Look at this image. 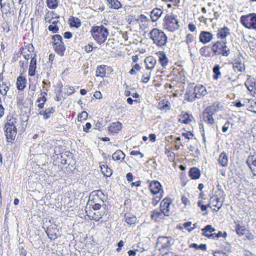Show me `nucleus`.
<instances>
[{"mask_svg": "<svg viewBox=\"0 0 256 256\" xmlns=\"http://www.w3.org/2000/svg\"><path fill=\"white\" fill-rule=\"evenodd\" d=\"M50 31L52 32L53 33H57L58 31V28L56 25L50 24L48 27Z\"/></svg>", "mask_w": 256, "mask_h": 256, "instance_id": "46", "label": "nucleus"}, {"mask_svg": "<svg viewBox=\"0 0 256 256\" xmlns=\"http://www.w3.org/2000/svg\"><path fill=\"white\" fill-rule=\"evenodd\" d=\"M219 200L220 198H218L216 196L211 197L210 203L208 204V206L210 208V205H212V206L218 208L217 210L214 209V210L216 212L218 211L222 205V202H220Z\"/></svg>", "mask_w": 256, "mask_h": 256, "instance_id": "13", "label": "nucleus"}, {"mask_svg": "<svg viewBox=\"0 0 256 256\" xmlns=\"http://www.w3.org/2000/svg\"><path fill=\"white\" fill-rule=\"evenodd\" d=\"M162 14V11L158 8H154L151 12L150 18L152 22H156Z\"/></svg>", "mask_w": 256, "mask_h": 256, "instance_id": "19", "label": "nucleus"}, {"mask_svg": "<svg viewBox=\"0 0 256 256\" xmlns=\"http://www.w3.org/2000/svg\"><path fill=\"white\" fill-rule=\"evenodd\" d=\"M36 68V56L32 57L31 59V61L30 62L29 70H28V74L30 76H34L35 75V71Z\"/></svg>", "mask_w": 256, "mask_h": 256, "instance_id": "18", "label": "nucleus"}, {"mask_svg": "<svg viewBox=\"0 0 256 256\" xmlns=\"http://www.w3.org/2000/svg\"><path fill=\"white\" fill-rule=\"evenodd\" d=\"M194 36L192 34H188L186 36V42L187 44L191 43L192 42Z\"/></svg>", "mask_w": 256, "mask_h": 256, "instance_id": "53", "label": "nucleus"}, {"mask_svg": "<svg viewBox=\"0 0 256 256\" xmlns=\"http://www.w3.org/2000/svg\"><path fill=\"white\" fill-rule=\"evenodd\" d=\"M190 247L195 248L196 250L200 249L202 250H206V244H200L198 246L196 244L193 243L190 246Z\"/></svg>", "mask_w": 256, "mask_h": 256, "instance_id": "39", "label": "nucleus"}, {"mask_svg": "<svg viewBox=\"0 0 256 256\" xmlns=\"http://www.w3.org/2000/svg\"><path fill=\"white\" fill-rule=\"evenodd\" d=\"M180 118L178 120V121L180 122H181L182 123L188 124L190 123V122L192 121V120L190 118V116L188 113H186L182 115H180Z\"/></svg>", "mask_w": 256, "mask_h": 256, "instance_id": "32", "label": "nucleus"}, {"mask_svg": "<svg viewBox=\"0 0 256 256\" xmlns=\"http://www.w3.org/2000/svg\"><path fill=\"white\" fill-rule=\"evenodd\" d=\"M55 112V108L54 107H50L46 108L44 110H40L38 111L39 114L43 116V118L45 120L49 118L52 114Z\"/></svg>", "mask_w": 256, "mask_h": 256, "instance_id": "16", "label": "nucleus"}, {"mask_svg": "<svg viewBox=\"0 0 256 256\" xmlns=\"http://www.w3.org/2000/svg\"><path fill=\"white\" fill-rule=\"evenodd\" d=\"M93 46L90 44H88L84 46V50L87 52H90L92 50Z\"/></svg>", "mask_w": 256, "mask_h": 256, "instance_id": "56", "label": "nucleus"}, {"mask_svg": "<svg viewBox=\"0 0 256 256\" xmlns=\"http://www.w3.org/2000/svg\"><path fill=\"white\" fill-rule=\"evenodd\" d=\"M162 215H164L162 210H160V211L154 210L150 216L152 218H154L155 220L158 221L162 218Z\"/></svg>", "mask_w": 256, "mask_h": 256, "instance_id": "35", "label": "nucleus"}, {"mask_svg": "<svg viewBox=\"0 0 256 256\" xmlns=\"http://www.w3.org/2000/svg\"><path fill=\"white\" fill-rule=\"evenodd\" d=\"M16 123V119L12 118L8 120L5 124L4 131L7 141L8 142H12L16 138L17 134Z\"/></svg>", "mask_w": 256, "mask_h": 256, "instance_id": "2", "label": "nucleus"}, {"mask_svg": "<svg viewBox=\"0 0 256 256\" xmlns=\"http://www.w3.org/2000/svg\"><path fill=\"white\" fill-rule=\"evenodd\" d=\"M156 54L158 56L159 61L161 65L165 67L168 64V58L164 52H156Z\"/></svg>", "mask_w": 256, "mask_h": 256, "instance_id": "20", "label": "nucleus"}, {"mask_svg": "<svg viewBox=\"0 0 256 256\" xmlns=\"http://www.w3.org/2000/svg\"><path fill=\"white\" fill-rule=\"evenodd\" d=\"M26 78L22 76H20L17 78V88L20 90H22L26 87Z\"/></svg>", "mask_w": 256, "mask_h": 256, "instance_id": "26", "label": "nucleus"}, {"mask_svg": "<svg viewBox=\"0 0 256 256\" xmlns=\"http://www.w3.org/2000/svg\"><path fill=\"white\" fill-rule=\"evenodd\" d=\"M204 202L200 200L198 202V205L199 207L200 208L202 211H206L207 210V207L208 206V205H205L203 204Z\"/></svg>", "mask_w": 256, "mask_h": 256, "instance_id": "49", "label": "nucleus"}, {"mask_svg": "<svg viewBox=\"0 0 256 256\" xmlns=\"http://www.w3.org/2000/svg\"><path fill=\"white\" fill-rule=\"evenodd\" d=\"M144 62L146 64V69L152 70L154 68L156 63V60L154 57L150 56L145 58Z\"/></svg>", "mask_w": 256, "mask_h": 256, "instance_id": "17", "label": "nucleus"}, {"mask_svg": "<svg viewBox=\"0 0 256 256\" xmlns=\"http://www.w3.org/2000/svg\"><path fill=\"white\" fill-rule=\"evenodd\" d=\"M94 96L97 99H100L102 98V94L99 91H96L94 92Z\"/></svg>", "mask_w": 256, "mask_h": 256, "instance_id": "58", "label": "nucleus"}, {"mask_svg": "<svg viewBox=\"0 0 256 256\" xmlns=\"http://www.w3.org/2000/svg\"><path fill=\"white\" fill-rule=\"evenodd\" d=\"M246 164L250 168L254 175L256 172V156H249L246 160Z\"/></svg>", "mask_w": 256, "mask_h": 256, "instance_id": "12", "label": "nucleus"}, {"mask_svg": "<svg viewBox=\"0 0 256 256\" xmlns=\"http://www.w3.org/2000/svg\"><path fill=\"white\" fill-rule=\"evenodd\" d=\"M138 20L140 22H147V21L149 20V19L144 15L140 14L138 17Z\"/></svg>", "mask_w": 256, "mask_h": 256, "instance_id": "50", "label": "nucleus"}, {"mask_svg": "<svg viewBox=\"0 0 256 256\" xmlns=\"http://www.w3.org/2000/svg\"><path fill=\"white\" fill-rule=\"evenodd\" d=\"M101 170L104 176L108 177L110 176L112 174V170L109 168L107 165L101 164L100 166Z\"/></svg>", "mask_w": 256, "mask_h": 256, "instance_id": "31", "label": "nucleus"}, {"mask_svg": "<svg viewBox=\"0 0 256 256\" xmlns=\"http://www.w3.org/2000/svg\"><path fill=\"white\" fill-rule=\"evenodd\" d=\"M174 244L172 238L167 236H159L156 244V248L160 250L162 249L170 248Z\"/></svg>", "mask_w": 256, "mask_h": 256, "instance_id": "8", "label": "nucleus"}, {"mask_svg": "<svg viewBox=\"0 0 256 256\" xmlns=\"http://www.w3.org/2000/svg\"><path fill=\"white\" fill-rule=\"evenodd\" d=\"M162 186L159 182L154 180L150 182L149 188L154 194H157L160 190Z\"/></svg>", "mask_w": 256, "mask_h": 256, "instance_id": "15", "label": "nucleus"}, {"mask_svg": "<svg viewBox=\"0 0 256 256\" xmlns=\"http://www.w3.org/2000/svg\"><path fill=\"white\" fill-rule=\"evenodd\" d=\"M130 155H132V156L140 155V158H142L144 157V154L142 152H140V151L132 150L130 152Z\"/></svg>", "mask_w": 256, "mask_h": 256, "instance_id": "55", "label": "nucleus"}, {"mask_svg": "<svg viewBox=\"0 0 256 256\" xmlns=\"http://www.w3.org/2000/svg\"><path fill=\"white\" fill-rule=\"evenodd\" d=\"M106 66H98L96 70V76H100L102 78L106 76Z\"/></svg>", "mask_w": 256, "mask_h": 256, "instance_id": "30", "label": "nucleus"}, {"mask_svg": "<svg viewBox=\"0 0 256 256\" xmlns=\"http://www.w3.org/2000/svg\"><path fill=\"white\" fill-rule=\"evenodd\" d=\"M182 202L186 206L190 205V200L185 196H182L181 198Z\"/></svg>", "mask_w": 256, "mask_h": 256, "instance_id": "51", "label": "nucleus"}, {"mask_svg": "<svg viewBox=\"0 0 256 256\" xmlns=\"http://www.w3.org/2000/svg\"><path fill=\"white\" fill-rule=\"evenodd\" d=\"M138 249H135L134 250H130L128 252V254L129 255L128 256H135L136 254V252H138Z\"/></svg>", "mask_w": 256, "mask_h": 256, "instance_id": "63", "label": "nucleus"}, {"mask_svg": "<svg viewBox=\"0 0 256 256\" xmlns=\"http://www.w3.org/2000/svg\"><path fill=\"white\" fill-rule=\"evenodd\" d=\"M150 38L158 46H162L166 44L168 37L165 34L157 28H154L150 33Z\"/></svg>", "mask_w": 256, "mask_h": 256, "instance_id": "3", "label": "nucleus"}, {"mask_svg": "<svg viewBox=\"0 0 256 256\" xmlns=\"http://www.w3.org/2000/svg\"><path fill=\"white\" fill-rule=\"evenodd\" d=\"M213 38L212 34L206 31H202L200 34V41L204 44L210 42Z\"/></svg>", "mask_w": 256, "mask_h": 256, "instance_id": "11", "label": "nucleus"}, {"mask_svg": "<svg viewBox=\"0 0 256 256\" xmlns=\"http://www.w3.org/2000/svg\"><path fill=\"white\" fill-rule=\"evenodd\" d=\"M170 200L168 198H165L160 202V208L162 210L164 216H168L170 215Z\"/></svg>", "mask_w": 256, "mask_h": 256, "instance_id": "9", "label": "nucleus"}, {"mask_svg": "<svg viewBox=\"0 0 256 256\" xmlns=\"http://www.w3.org/2000/svg\"><path fill=\"white\" fill-rule=\"evenodd\" d=\"M108 6L110 8L118 10L122 7L121 3L118 0H107Z\"/></svg>", "mask_w": 256, "mask_h": 256, "instance_id": "27", "label": "nucleus"}, {"mask_svg": "<svg viewBox=\"0 0 256 256\" xmlns=\"http://www.w3.org/2000/svg\"><path fill=\"white\" fill-rule=\"evenodd\" d=\"M47 235L49 238L51 240H54L57 238L56 234V233L52 232V230L50 229H48L46 232Z\"/></svg>", "mask_w": 256, "mask_h": 256, "instance_id": "47", "label": "nucleus"}, {"mask_svg": "<svg viewBox=\"0 0 256 256\" xmlns=\"http://www.w3.org/2000/svg\"><path fill=\"white\" fill-rule=\"evenodd\" d=\"M101 122L98 121V122L95 124L94 128L96 130H98L100 131H101V128L103 126V125Z\"/></svg>", "mask_w": 256, "mask_h": 256, "instance_id": "52", "label": "nucleus"}, {"mask_svg": "<svg viewBox=\"0 0 256 256\" xmlns=\"http://www.w3.org/2000/svg\"><path fill=\"white\" fill-rule=\"evenodd\" d=\"M220 66L219 64H216L212 68V72L214 74L213 75V78L214 80H218L220 78L221 76V72H220Z\"/></svg>", "mask_w": 256, "mask_h": 256, "instance_id": "33", "label": "nucleus"}, {"mask_svg": "<svg viewBox=\"0 0 256 256\" xmlns=\"http://www.w3.org/2000/svg\"><path fill=\"white\" fill-rule=\"evenodd\" d=\"M122 128V124L119 122H112L108 127V130L110 132L118 133Z\"/></svg>", "mask_w": 256, "mask_h": 256, "instance_id": "21", "label": "nucleus"}, {"mask_svg": "<svg viewBox=\"0 0 256 256\" xmlns=\"http://www.w3.org/2000/svg\"><path fill=\"white\" fill-rule=\"evenodd\" d=\"M234 70H238V72H242L244 69V64L240 62H235L234 64Z\"/></svg>", "mask_w": 256, "mask_h": 256, "instance_id": "41", "label": "nucleus"}, {"mask_svg": "<svg viewBox=\"0 0 256 256\" xmlns=\"http://www.w3.org/2000/svg\"><path fill=\"white\" fill-rule=\"evenodd\" d=\"M188 174L192 179H198L200 176V171L197 168L193 167L190 170Z\"/></svg>", "mask_w": 256, "mask_h": 256, "instance_id": "23", "label": "nucleus"}, {"mask_svg": "<svg viewBox=\"0 0 256 256\" xmlns=\"http://www.w3.org/2000/svg\"><path fill=\"white\" fill-rule=\"evenodd\" d=\"M214 256H226V253L221 252V251H218L215 252L214 254Z\"/></svg>", "mask_w": 256, "mask_h": 256, "instance_id": "60", "label": "nucleus"}, {"mask_svg": "<svg viewBox=\"0 0 256 256\" xmlns=\"http://www.w3.org/2000/svg\"><path fill=\"white\" fill-rule=\"evenodd\" d=\"M208 47L207 46H204L200 48V54L202 56H210V53L207 50Z\"/></svg>", "mask_w": 256, "mask_h": 256, "instance_id": "42", "label": "nucleus"}, {"mask_svg": "<svg viewBox=\"0 0 256 256\" xmlns=\"http://www.w3.org/2000/svg\"><path fill=\"white\" fill-rule=\"evenodd\" d=\"M124 218L126 222L130 225L136 224L137 220L135 216L130 214H125Z\"/></svg>", "mask_w": 256, "mask_h": 256, "instance_id": "25", "label": "nucleus"}, {"mask_svg": "<svg viewBox=\"0 0 256 256\" xmlns=\"http://www.w3.org/2000/svg\"><path fill=\"white\" fill-rule=\"evenodd\" d=\"M227 236V234L226 232H224V233H222V232H218V234H215V237L216 238H220V237H223L224 238H226Z\"/></svg>", "mask_w": 256, "mask_h": 256, "instance_id": "54", "label": "nucleus"}, {"mask_svg": "<svg viewBox=\"0 0 256 256\" xmlns=\"http://www.w3.org/2000/svg\"><path fill=\"white\" fill-rule=\"evenodd\" d=\"M242 25L248 29L256 30V14H251L240 17Z\"/></svg>", "mask_w": 256, "mask_h": 256, "instance_id": "6", "label": "nucleus"}, {"mask_svg": "<svg viewBox=\"0 0 256 256\" xmlns=\"http://www.w3.org/2000/svg\"><path fill=\"white\" fill-rule=\"evenodd\" d=\"M158 108L160 110H170V106L167 104H165L164 102H162V103H159V104L158 105Z\"/></svg>", "mask_w": 256, "mask_h": 256, "instance_id": "45", "label": "nucleus"}, {"mask_svg": "<svg viewBox=\"0 0 256 256\" xmlns=\"http://www.w3.org/2000/svg\"><path fill=\"white\" fill-rule=\"evenodd\" d=\"M220 108V103L218 102H216L212 104V106H207L204 110L205 114H214L217 112Z\"/></svg>", "mask_w": 256, "mask_h": 256, "instance_id": "14", "label": "nucleus"}, {"mask_svg": "<svg viewBox=\"0 0 256 256\" xmlns=\"http://www.w3.org/2000/svg\"><path fill=\"white\" fill-rule=\"evenodd\" d=\"M72 32H64V38H67V39L70 38L72 37Z\"/></svg>", "mask_w": 256, "mask_h": 256, "instance_id": "61", "label": "nucleus"}, {"mask_svg": "<svg viewBox=\"0 0 256 256\" xmlns=\"http://www.w3.org/2000/svg\"><path fill=\"white\" fill-rule=\"evenodd\" d=\"M125 157L124 154L121 150H117L112 156V159L115 160H122Z\"/></svg>", "mask_w": 256, "mask_h": 256, "instance_id": "28", "label": "nucleus"}, {"mask_svg": "<svg viewBox=\"0 0 256 256\" xmlns=\"http://www.w3.org/2000/svg\"><path fill=\"white\" fill-rule=\"evenodd\" d=\"M52 45L55 52L60 56H63L66 50V46L62 40V36L60 34H55L52 36Z\"/></svg>", "mask_w": 256, "mask_h": 256, "instance_id": "4", "label": "nucleus"}, {"mask_svg": "<svg viewBox=\"0 0 256 256\" xmlns=\"http://www.w3.org/2000/svg\"><path fill=\"white\" fill-rule=\"evenodd\" d=\"M46 4L50 9H55L58 6L57 0H46Z\"/></svg>", "mask_w": 256, "mask_h": 256, "instance_id": "38", "label": "nucleus"}, {"mask_svg": "<svg viewBox=\"0 0 256 256\" xmlns=\"http://www.w3.org/2000/svg\"><path fill=\"white\" fill-rule=\"evenodd\" d=\"M230 34V30L227 27L224 26L218 30L217 36L218 38L224 39Z\"/></svg>", "mask_w": 256, "mask_h": 256, "instance_id": "24", "label": "nucleus"}, {"mask_svg": "<svg viewBox=\"0 0 256 256\" xmlns=\"http://www.w3.org/2000/svg\"><path fill=\"white\" fill-rule=\"evenodd\" d=\"M9 90V87L8 86H0V92L3 96L6 94L7 92Z\"/></svg>", "mask_w": 256, "mask_h": 256, "instance_id": "48", "label": "nucleus"}, {"mask_svg": "<svg viewBox=\"0 0 256 256\" xmlns=\"http://www.w3.org/2000/svg\"><path fill=\"white\" fill-rule=\"evenodd\" d=\"M164 22V28L170 32H174L179 28L178 20L174 15H166Z\"/></svg>", "mask_w": 256, "mask_h": 256, "instance_id": "7", "label": "nucleus"}, {"mask_svg": "<svg viewBox=\"0 0 256 256\" xmlns=\"http://www.w3.org/2000/svg\"><path fill=\"white\" fill-rule=\"evenodd\" d=\"M236 230L238 235L242 236L244 234L246 229L244 226H242L240 224H238L236 226Z\"/></svg>", "mask_w": 256, "mask_h": 256, "instance_id": "37", "label": "nucleus"}, {"mask_svg": "<svg viewBox=\"0 0 256 256\" xmlns=\"http://www.w3.org/2000/svg\"><path fill=\"white\" fill-rule=\"evenodd\" d=\"M218 164L222 166L226 167L228 164V158L224 152H222L218 159Z\"/></svg>", "mask_w": 256, "mask_h": 256, "instance_id": "22", "label": "nucleus"}, {"mask_svg": "<svg viewBox=\"0 0 256 256\" xmlns=\"http://www.w3.org/2000/svg\"><path fill=\"white\" fill-rule=\"evenodd\" d=\"M92 208L94 210H98L101 208V205L98 203H94L92 204Z\"/></svg>", "mask_w": 256, "mask_h": 256, "instance_id": "64", "label": "nucleus"}, {"mask_svg": "<svg viewBox=\"0 0 256 256\" xmlns=\"http://www.w3.org/2000/svg\"><path fill=\"white\" fill-rule=\"evenodd\" d=\"M188 28L189 30L192 32H194L196 29V26L192 23L188 24Z\"/></svg>", "mask_w": 256, "mask_h": 256, "instance_id": "59", "label": "nucleus"}, {"mask_svg": "<svg viewBox=\"0 0 256 256\" xmlns=\"http://www.w3.org/2000/svg\"><path fill=\"white\" fill-rule=\"evenodd\" d=\"M88 114L86 111H84L78 114V120L82 121V120H86L88 118Z\"/></svg>", "mask_w": 256, "mask_h": 256, "instance_id": "43", "label": "nucleus"}, {"mask_svg": "<svg viewBox=\"0 0 256 256\" xmlns=\"http://www.w3.org/2000/svg\"><path fill=\"white\" fill-rule=\"evenodd\" d=\"M212 50L215 54L228 56L230 54V50L226 46V42H216L212 46Z\"/></svg>", "mask_w": 256, "mask_h": 256, "instance_id": "5", "label": "nucleus"}, {"mask_svg": "<svg viewBox=\"0 0 256 256\" xmlns=\"http://www.w3.org/2000/svg\"><path fill=\"white\" fill-rule=\"evenodd\" d=\"M182 135L184 136V138L186 139H190V136H193V134L192 133V132H189V133L188 132H184L182 134Z\"/></svg>", "mask_w": 256, "mask_h": 256, "instance_id": "62", "label": "nucleus"}, {"mask_svg": "<svg viewBox=\"0 0 256 256\" xmlns=\"http://www.w3.org/2000/svg\"><path fill=\"white\" fill-rule=\"evenodd\" d=\"M194 98L190 100L191 101H193L196 98H200L201 96H204L206 94V88L202 85L199 86H196L194 89Z\"/></svg>", "mask_w": 256, "mask_h": 256, "instance_id": "10", "label": "nucleus"}, {"mask_svg": "<svg viewBox=\"0 0 256 256\" xmlns=\"http://www.w3.org/2000/svg\"><path fill=\"white\" fill-rule=\"evenodd\" d=\"M70 24L71 27H75L78 28L81 25L80 21L79 19L76 18L72 17L70 20Z\"/></svg>", "mask_w": 256, "mask_h": 256, "instance_id": "36", "label": "nucleus"}, {"mask_svg": "<svg viewBox=\"0 0 256 256\" xmlns=\"http://www.w3.org/2000/svg\"><path fill=\"white\" fill-rule=\"evenodd\" d=\"M151 75V72H146L142 76V82L144 83H147L150 80V77Z\"/></svg>", "mask_w": 256, "mask_h": 256, "instance_id": "44", "label": "nucleus"}, {"mask_svg": "<svg viewBox=\"0 0 256 256\" xmlns=\"http://www.w3.org/2000/svg\"><path fill=\"white\" fill-rule=\"evenodd\" d=\"M91 128V124L90 122H87L85 126H84L83 130L85 132H88L89 129Z\"/></svg>", "mask_w": 256, "mask_h": 256, "instance_id": "57", "label": "nucleus"}, {"mask_svg": "<svg viewBox=\"0 0 256 256\" xmlns=\"http://www.w3.org/2000/svg\"><path fill=\"white\" fill-rule=\"evenodd\" d=\"M216 230V229L212 227L210 224L206 225L204 228L202 229V233L206 234L207 232L210 233Z\"/></svg>", "mask_w": 256, "mask_h": 256, "instance_id": "40", "label": "nucleus"}, {"mask_svg": "<svg viewBox=\"0 0 256 256\" xmlns=\"http://www.w3.org/2000/svg\"><path fill=\"white\" fill-rule=\"evenodd\" d=\"M90 32L94 39L100 44H104L109 35V32L104 26H93Z\"/></svg>", "mask_w": 256, "mask_h": 256, "instance_id": "1", "label": "nucleus"}, {"mask_svg": "<svg viewBox=\"0 0 256 256\" xmlns=\"http://www.w3.org/2000/svg\"><path fill=\"white\" fill-rule=\"evenodd\" d=\"M12 2V0H0V4L1 8L8 10L10 9V3Z\"/></svg>", "mask_w": 256, "mask_h": 256, "instance_id": "34", "label": "nucleus"}, {"mask_svg": "<svg viewBox=\"0 0 256 256\" xmlns=\"http://www.w3.org/2000/svg\"><path fill=\"white\" fill-rule=\"evenodd\" d=\"M212 115L213 114H205L204 110L202 113L203 120L208 124H214V120L212 117Z\"/></svg>", "mask_w": 256, "mask_h": 256, "instance_id": "29", "label": "nucleus"}]
</instances>
